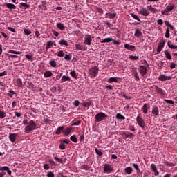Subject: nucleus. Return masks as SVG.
Masks as SVG:
<instances>
[{"label": "nucleus", "mask_w": 177, "mask_h": 177, "mask_svg": "<svg viewBox=\"0 0 177 177\" xmlns=\"http://www.w3.org/2000/svg\"><path fill=\"white\" fill-rule=\"evenodd\" d=\"M124 171L127 175H131V174L133 172V169H132L131 167H127L124 169Z\"/></svg>", "instance_id": "nucleus-23"}, {"label": "nucleus", "mask_w": 177, "mask_h": 177, "mask_svg": "<svg viewBox=\"0 0 177 177\" xmlns=\"http://www.w3.org/2000/svg\"><path fill=\"white\" fill-rule=\"evenodd\" d=\"M49 64L50 67H56V60L55 59H52L51 61L49 62Z\"/></svg>", "instance_id": "nucleus-40"}, {"label": "nucleus", "mask_w": 177, "mask_h": 177, "mask_svg": "<svg viewBox=\"0 0 177 177\" xmlns=\"http://www.w3.org/2000/svg\"><path fill=\"white\" fill-rule=\"evenodd\" d=\"M147 9L152 13H157V12H158V10H157V8H153V6H151V5L148 6Z\"/></svg>", "instance_id": "nucleus-22"}, {"label": "nucleus", "mask_w": 177, "mask_h": 177, "mask_svg": "<svg viewBox=\"0 0 177 177\" xmlns=\"http://www.w3.org/2000/svg\"><path fill=\"white\" fill-rule=\"evenodd\" d=\"M139 72L140 73L142 77H145L147 74V68L144 66H139Z\"/></svg>", "instance_id": "nucleus-9"}, {"label": "nucleus", "mask_w": 177, "mask_h": 177, "mask_svg": "<svg viewBox=\"0 0 177 177\" xmlns=\"http://www.w3.org/2000/svg\"><path fill=\"white\" fill-rule=\"evenodd\" d=\"M131 17H133V19H135V20H138V21L140 22V19H139V17H138V15H136L133 13H131Z\"/></svg>", "instance_id": "nucleus-50"}, {"label": "nucleus", "mask_w": 177, "mask_h": 177, "mask_svg": "<svg viewBox=\"0 0 177 177\" xmlns=\"http://www.w3.org/2000/svg\"><path fill=\"white\" fill-rule=\"evenodd\" d=\"M53 75V73H52V71H47L44 73V77H45V78H49V77H52Z\"/></svg>", "instance_id": "nucleus-25"}, {"label": "nucleus", "mask_w": 177, "mask_h": 177, "mask_svg": "<svg viewBox=\"0 0 177 177\" xmlns=\"http://www.w3.org/2000/svg\"><path fill=\"white\" fill-rule=\"evenodd\" d=\"M75 48L77 50H88V47L84 45L75 44Z\"/></svg>", "instance_id": "nucleus-13"}, {"label": "nucleus", "mask_w": 177, "mask_h": 177, "mask_svg": "<svg viewBox=\"0 0 177 177\" xmlns=\"http://www.w3.org/2000/svg\"><path fill=\"white\" fill-rule=\"evenodd\" d=\"M80 168L84 171H89L91 169V167L86 165H82Z\"/></svg>", "instance_id": "nucleus-38"}, {"label": "nucleus", "mask_w": 177, "mask_h": 177, "mask_svg": "<svg viewBox=\"0 0 177 177\" xmlns=\"http://www.w3.org/2000/svg\"><path fill=\"white\" fill-rule=\"evenodd\" d=\"M82 106L83 107H89V106H92V102L91 101L83 102Z\"/></svg>", "instance_id": "nucleus-37"}, {"label": "nucleus", "mask_w": 177, "mask_h": 177, "mask_svg": "<svg viewBox=\"0 0 177 177\" xmlns=\"http://www.w3.org/2000/svg\"><path fill=\"white\" fill-rule=\"evenodd\" d=\"M161 14L165 15V16H168V10H167V8L165 10H162Z\"/></svg>", "instance_id": "nucleus-63"}, {"label": "nucleus", "mask_w": 177, "mask_h": 177, "mask_svg": "<svg viewBox=\"0 0 177 177\" xmlns=\"http://www.w3.org/2000/svg\"><path fill=\"white\" fill-rule=\"evenodd\" d=\"M8 53H12L14 55H21V52H20V51H15L13 50H10L8 51Z\"/></svg>", "instance_id": "nucleus-47"}, {"label": "nucleus", "mask_w": 177, "mask_h": 177, "mask_svg": "<svg viewBox=\"0 0 177 177\" xmlns=\"http://www.w3.org/2000/svg\"><path fill=\"white\" fill-rule=\"evenodd\" d=\"M139 14L142 15V16L147 17L150 15V12H149L148 8L147 9L146 8H143L139 11Z\"/></svg>", "instance_id": "nucleus-11"}, {"label": "nucleus", "mask_w": 177, "mask_h": 177, "mask_svg": "<svg viewBox=\"0 0 177 177\" xmlns=\"http://www.w3.org/2000/svg\"><path fill=\"white\" fill-rule=\"evenodd\" d=\"M112 42H113L115 45H120V44H121V41L120 40H115V39H113Z\"/></svg>", "instance_id": "nucleus-60"}, {"label": "nucleus", "mask_w": 177, "mask_h": 177, "mask_svg": "<svg viewBox=\"0 0 177 177\" xmlns=\"http://www.w3.org/2000/svg\"><path fill=\"white\" fill-rule=\"evenodd\" d=\"M37 129V123L32 120L29 121L28 125H26L24 128L25 133H30L31 131H35Z\"/></svg>", "instance_id": "nucleus-1"}, {"label": "nucleus", "mask_w": 177, "mask_h": 177, "mask_svg": "<svg viewBox=\"0 0 177 177\" xmlns=\"http://www.w3.org/2000/svg\"><path fill=\"white\" fill-rule=\"evenodd\" d=\"M64 129V126H61V127H58L55 132V135H60V133H62V132H63Z\"/></svg>", "instance_id": "nucleus-26"}, {"label": "nucleus", "mask_w": 177, "mask_h": 177, "mask_svg": "<svg viewBox=\"0 0 177 177\" xmlns=\"http://www.w3.org/2000/svg\"><path fill=\"white\" fill-rule=\"evenodd\" d=\"M71 131H73V127H68L66 129H64L63 133L68 136V134L71 133Z\"/></svg>", "instance_id": "nucleus-20"}, {"label": "nucleus", "mask_w": 177, "mask_h": 177, "mask_svg": "<svg viewBox=\"0 0 177 177\" xmlns=\"http://www.w3.org/2000/svg\"><path fill=\"white\" fill-rule=\"evenodd\" d=\"M59 149H60L61 150H64V149H66V145H65L64 144H63V143H61V144L59 145Z\"/></svg>", "instance_id": "nucleus-62"}, {"label": "nucleus", "mask_w": 177, "mask_h": 177, "mask_svg": "<svg viewBox=\"0 0 177 177\" xmlns=\"http://www.w3.org/2000/svg\"><path fill=\"white\" fill-rule=\"evenodd\" d=\"M57 56H58V57H64V52H63V50H59L58 52Z\"/></svg>", "instance_id": "nucleus-53"}, {"label": "nucleus", "mask_w": 177, "mask_h": 177, "mask_svg": "<svg viewBox=\"0 0 177 177\" xmlns=\"http://www.w3.org/2000/svg\"><path fill=\"white\" fill-rule=\"evenodd\" d=\"M152 88H155L156 91L157 92V93L160 95V96H165V95H167V93H165V91L158 87V86L157 85H153Z\"/></svg>", "instance_id": "nucleus-5"}, {"label": "nucleus", "mask_w": 177, "mask_h": 177, "mask_svg": "<svg viewBox=\"0 0 177 177\" xmlns=\"http://www.w3.org/2000/svg\"><path fill=\"white\" fill-rule=\"evenodd\" d=\"M133 167L136 169V171H137V174H139L140 172V169H139V166L138 165V164L133 163Z\"/></svg>", "instance_id": "nucleus-39"}, {"label": "nucleus", "mask_w": 177, "mask_h": 177, "mask_svg": "<svg viewBox=\"0 0 177 177\" xmlns=\"http://www.w3.org/2000/svg\"><path fill=\"white\" fill-rule=\"evenodd\" d=\"M70 140L71 142H73V143H78V140L77 139V136L75 135L71 136Z\"/></svg>", "instance_id": "nucleus-36"}, {"label": "nucleus", "mask_w": 177, "mask_h": 177, "mask_svg": "<svg viewBox=\"0 0 177 177\" xmlns=\"http://www.w3.org/2000/svg\"><path fill=\"white\" fill-rule=\"evenodd\" d=\"M108 82L109 84H112V82H118V77H110L108 80Z\"/></svg>", "instance_id": "nucleus-28"}, {"label": "nucleus", "mask_w": 177, "mask_h": 177, "mask_svg": "<svg viewBox=\"0 0 177 177\" xmlns=\"http://www.w3.org/2000/svg\"><path fill=\"white\" fill-rule=\"evenodd\" d=\"M54 160H55V161H57V162H59L60 164H63V159L62 158H57V156H55Z\"/></svg>", "instance_id": "nucleus-51"}, {"label": "nucleus", "mask_w": 177, "mask_h": 177, "mask_svg": "<svg viewBox=\"0 0 177 177\" xmlns=\"http://www.w3.org/2000/svg\"><path fill=\"white\" fill-rule=\"evenodd\" d=\"M171 44H172V42L169 40V41L167 42V46H169V48H170V49H177V46H175Z\"/></svg>", "instance_id": "nucleus-30"}, {"label": "nucleus", "mask_w": 177, "mask_h": 177, "mask_svg": "<svg viewBox=\"0 0 177 177\" xmlns=\"http://www.w3.org/2000/svg\"><path fill=\"white\" fill-rule=\"evenodd\" d=\"M47 177H55V174L53 171H48L46 174Z\"/></svg>", "instance_id": "nucleus-57"}, {"label": "nucleus", "mask_w": 177, "mask_h": 177, "mask_svg": "<svg viewBox=\"0 0 177 177\" xmlns=\"http://www.w3.org/2000/svg\"><path fill=\"white\" fill-rule=\"evenodd\" d=\"M164 102L167 103V104H171L172 106H174V104H175V102L174 100H171L165 99Z\"/></svg>", "instance_id": "nucleus-42"}, {"label": "nucleus", "mask_w": 177, "mask_h": 177, "mask_svg": "<svg viewBox=\"0 0 177 177\" xmlns=\"http://www.w3.org/2000/svg\"><path fill=\"white\" fill-rule=\"evenodd\" d=\"M24 32L25 35H30V34H31V30L30 29L24 28Z\"/></svg>", "instance_id": "nucleus-48"}, {"label": "nucleus", "mask_w": 177, "mask_h": 177, "mask_svg": "<svg viewBox=\"0 0 177 177\" xmlns=\"http://www.w3.org/2000/svg\"><path fill=\"white\" fill-rule=\"evenodd\" d=\"M17 85L18 88H23V82L21 81V79L19 78L17 80Z\"/></svg>", "instance_id": "nucleus-34"}, {"label": "nucleus", "mask_w": 177, "mask_h": 177, "mask_svg": "<svg viewBox=\"0 0 177 177\" xmlns=\"http://www.w3.org/2000/svg\"><path fill=\"white\" fill-rule=\"evenodd\" d=\"M25 56H26V58L27 59V60H29L30 62H32V55L26 54Z\"/></svg>", "instance_id": "nucleus-56"}, {"label": "nucleus", "mask_w": 177, "mask_h": 177, "mask_svg": "<svg viewBox=\"0 0 177 177\" xmlns=\"http://www.w3.org/2000/svg\"><path fill=\"white\" fill-rule=\"evenodd\" d=\"M19 134L17 133H10L8 136V138L10 140V142H12V143H15V142H16V138H17Z\"/></svg>", "instance_id": "nucleus-14"}, {"label": "nucleus", "mask_w": 177, "mask_h": 177, "mask_svg": "<svg viewBox=\"0 0 177 177\" xmlns=\"http://www.w3.org/2000/svg\"><path fill=\"white\" fill-rule=\"evenodd\" d=\"M121 135L123 139H128V138H130V139H132L133 138H135V135L129 131L123 132L121 133Z\"/></svg>", "instance_id": "nucleus-7"}, {"label": "nucleus", "mask_w": 177, "mask_h": 177, "mask_svg": "<svg viewBox=\"0 0 177 177\" xmlns=\"http://www.w3.org/2000/svg\"><path fill=\"white\" fill-rule=\"evenodd\" d=\"M132 73L136 81H140V78L139 77V74H138V71L136 68H133Z\"/></svg>", "instance_id": "nucleus-18"}, {"label": "nucleus", "mask_w": 177, "mask_h": 177, "mask_svg": "<svg viewBox=\"0 0 177 177\" xmlns=\"http://www.w3.org/2000/svg\"><path fill=\"white\" fill-rule=\"evenodd\" d=\"M84 45H88V46L92 45V36L91 35H86L84 37Z\"/></svg>", "instance_id": "nucleus-6"}, {"label": "nucleus", "mask_w": 177, "mask_h": 177, "mask_svg": "<svg viewBox=\"0 0 177 177\" xmlns=\"http://www.w3.org/2000/svg\"><path fill=\"white\" fill-rule=\"evenodd\" d=\"M59 45H64L65 46H68V43H67V41H66L65 39H62L59 41Z\"/></svg>", "instance_id": "nucleus-45"}, {"label": "nucleus", "mask_w": 177, "mask_h": 177, "mask_svg": "<svg viewBox=\"0 0 177 177\" xmlns=\"http://www.w3.org/2000/svg\"><path fill=\"white\" fill-rule=\"evenodd\" d=\"M165 38H169V28L166 29V32L165 35Z\"/></svg>", "instance_id": "nucleus-58"}, {"label": "nucleus", "mask_w": 177, "mask_h": 177, "mask_svg": "<svg viewBox=\"0 0 177 177\" xmlns=\"http://www.w3.org/2000/svg\"><path fill=\"white\" fill-rule=\"evenodd\" d=\"M70 74L71 75V77H73V78H76L77 79V73H75V71H71Z\"/></svg>", "instance_id": "nucleus-54"}, {"label": "nucleus", "mask_w": 177, "mask_h": 177, "mask_svg": "<svg viewBox=\"0 0 177 177\" xmlns=\"http://www.w3.org/2000/svg\"><path fill=\"white\" fill-rule=\"evenodd\" d=\"M130 60H139V56L129 55Z\"/></svg>", "instance_id": "nucleus-49"}, {"label": "nucleus", "mask_w": 177, "mask_h": 177, "mask_svg": "<svg viewBox=\"0 0 177 177\" xmlns=\"http://www.w3.org/2000/svg\"><path fill=\"white\" fill-rule=\"evenodd\" d=\"M124 48L125 49H127L128 50H131V52H135V50H136V48L135 47V46L128 44H124Z\"/></svg>", "instance_id": "nucleus-15"}, {"label": "nucleus", "mask_w": 177, "mask_h": 177, "mask_svg": "<svg viewBox=\"0 0 177 177\" xmlns=\"http://www.w3.org/2000/svg\"><path fill=\"white\" fill-rule=\"evenodd\" d=\"M142 112L144 114H147V111L149 110V107L147 106V104H145L142 108Z\"/></svg>", "instance_id": "nucleus-31"}, {"label": "nucleus", "mask_w": 177, "mask_h": 177, "mask_svg": "<svg viewBox=\"0 0 177 177\" xmlns=\"http://www.w3.org/2000/svg\"><path fill=\"white\" fill-rule=\"evenodd\" d=\"M52 46H53V41H47L46 46V50H48V49H50Z\"/></svg>", "instance_id": "nucleus-29"}, {"label": "nucleus", "mask_w": 177, "mask_h": 177, "mask_svg": "<svg viewBox=\"0 0 177 177\" xmlns=\"http://www.w3.org/2000/svg\"><path fill=\"white\" fill-rule=\"evenodd\" d=\"M165 55L166 59H168L169 60H171V59H172V56L171 55V53L168 52V50H165Z\"/></svg>", "instance_id": "nucleus-35"}, {"label": "nucleus", "mask_w": 177, "mask_h": 177, "mask_svg": "<svg viewBox=\"0 0 177 177\" xmlns=\"http://www.w3.org/2000/svg\"><path fill=\"white\" fill-rule=\"evenodd\" d=\"M151 169L154 171H157V166H156V165L154 163H152L151 165Z\"/></svg>", "instance_id": "nucleus-55"}, {"label": "nucleus", "mask_w": 177, "mask_h": 177, "mask_svg": "<svg viewBox=\"0 0 177 177\" xmlns=\"http://www.w3.org/2000/svg\"><path fill=\"white\" fill-rule=\"evenodd\" d=\"M165 46V41H160L157 47V52L158 53H160L161 50H162V48Z\"/></svg>", "instance_id": "nucleus-17"}, {"label": "nucleus", "mask_w": 177, "mask_h": 177, "mask_svg": "<svg viewBox=\"0 0 177 177\" xmlns=\"http://www.w3.org/2000/svg\"><path fill=\"white\" fill-rule=\"evenodd\" d=\"M104 172L105 174H111L113 172V168L111 165L105 164L104 165Z\"/></svg>", "instance_id": "nucleus-8"}, {"label": "nucleus", "mask_w": 177, "mask_h": 177, "mask_svg": "<svg viewBox=\"0 0 177 177\" xmlns=\"http://www.w3.org/2000/svg\"><path fill=\"white\" fill-rule=\"evenodd\" d=\"M6 6L8 9H16V6L15 4H12V3H6Z\"/></svg>", "instance_id": "nucleus-32"}, {"label": "nucleus", "mask_w": 177, "mask_h": 177, "mask_svg": "<svg viewBox=\"0 0 177 177\" xmlns=\"http://www.w3.org/2000/svg\"><path fill=\"white\" fill-rule=\"evenodd\" d=\"M174 8H175V4H169L166 7V10H167V12H172V10H174Z\"/></svg>", "instance_id": "nucleus-27"}, {"label": "nucleus", "mask_w": 177, "mask_h": 177, "mask_svg": "<svg viewBox=\"0 0 177 177\" xmlns=\"http://www.w3.org/2000/svg\"><path fill=\"white\" fill-rule=\"evenodd\" d=\"M57 27L62 31H64V30H66V26H64V24L60 22L57 23Z\"/></svg>", "instance_id": "nucleus-21"}, {"label": "nucleus", "mask_w": 177, "mask_h": 177, "mask_svg": "<svg viewBox=\"0 0 177 177\" xmlns=\"http://www.w3.org/2000/svg\"><path fill=\"white\" fill-rule=\"evenodd\" d=\"M20 6H22V8H25V9H30V4H27L25 3H21Z\"/></svg>", "instance_id": "nucleus-44"}, {"label": "nucleus", "mask_w": 177, "mask_h": 177, "mask_svg": "<svg viewBox=\"0 0 177 177\" xmlns=\"http://www.w3.org/2000/svg\"><path fill=\"white\" fill-rule=\"evenodd\" d=\"M116 118H117V120H125V117L124 115H121V113H117Z\"/></svg>", "instance_id": "nucleus-43"}, {"label": "nucleus", "mask_w": 177, "mask_h": 177, "mask_svg": "<svg viewBox=\"0 0 177 177\" xmlns=\"http://www.w3.org/2000/svg\"><path fill=\"white\" fill-rule=\"evenodd\" d=\"M97 12L98 13H101L102 15H103V13H104V11L103 10V9L100 8H97Z\"/></svg>", "instance_id": "nucleus-61"}, {"label": "nucleus", "mask_w": 177, "mask_h": 177, "mask_svg": "<svg viewBox=\"0 0 177 177\" xmlns=\"http://www.w3.org/2000/svg\"><path fill=\"white\" fill-rule=\"evenodd\" d=\"M64 56V59H65V60H66V62H70V60H71V57H72L71 54H69V55L66 54Z\"/></svg>", "instance_id": "nucleus-41"}, {"label": "nucleus", "mask_w": 177, "mask_h": 177, "mask_svg": "<svg viewBox=\"0 0 177 177\" xmlns=\"http://www.w3.org/2000/svg\"><path fill=\"white\" fill-rule=\"evenodd\" d=\"M99 74V67L93 66L88 71V75L90 78H96Z\"/></svg>", "instance_id": "nucleus-2"}, {"label": "nucleus", "mask_w": 177, "mask_h": 177, "mask_svg": "<svg viewBox=\"0 0 177 177\" xmlns=\"http://www.w3.org/2000/svg\"><path fill=\"white\" fill-rule=\"evenodd\" d=\"M158 81H167L168 80H172L171 76H166L165 75H160L158 77Z\"/></svg>", "instance_id": "nucleus-12"}, {"label": "nucleus", "mask_w": 177, "mask_h": 177, "mask_svg": "<svg viewBox=\"0 0 177 177\" xmlns=\"http://www.w3.org/2000/svg\"><path fill=\"white\" fill-rule=\"evenodd\" d=\"M6 117V112L0 110V118L3 119Z\"/></svg>", "instance_id": "nucleus-46"}, {"label": "nucleus", "mask_w": 177, "mask_h": 177, "mask_svg": "<svg viewBox=\"0 0 177 177\" xmlns=\"http://www.w3.org/2000/svg\"><path fill=\"white\" fill-rule=\"evenodd\" d=\"M95 151L96 154L100 156V157L102 156V155L103 154V152H102V150H99V149H97V148L95 149Z\"/></svg>", "instance_id": "nucleus-52"}, {"label": "nucleus", "mask_w": 177, "mask_h": 177, "mask_svg": "<svg viewBox=\"0 0 177 177\" xmlns=\"http://www.w3.org/2000/svg\"><path fill=\"white\" fill-rule=\"evenodd\" d=\"M111 41H113V38L108 37V38H105V39H102V41H101V42L102 44H106V43L111 42Z\"/></svg>", "instance_id": "nucleus-33"}, {"label": "nucleus", "mask_w": 177, "mask_h": 177, "mask_svg": "<svg viewBox=\"0 0 177 177\" xmlns=\"http://www.w3.org/2000/svg\"><path fill=\"white\" fill-rule=\"evenodd\" d=\"M136 122H138V124L139 127H140L142 129H145V120L140 117V114L138 115L136 118Z\"/></svg>", "instance_id": "nucleus-4"}, {"label": "nucleus", "mask_w": 177, "mask_h": 177, "mask_svg": "<svg viewBox=\"0 0 177 177\" xmlns=\"http://www.w3.org/2000/svg\"><path fill=\"white\" fill-rule=\"evenodd\" d=\"M134 35L136 37V38H140L143 37V34L142 33V31L139 28H136Z\"/></svg>", "instance_id": "nucleus-19"}, {"label": "nucleus", "mask_w": 177, "mask_h": 177, "mask_svg": "<svg viewBox=\"0 0 177 177\" xmlns=\"http://www.w3.org/2000/svg\"><path fill=\"white\" fill-rule=\"evenodd\" d=\"M105 16L106 19H115L116 16H117V12H106Z\"/></svg>", "instance_id": "nucleus-16"}, {"label": "nucleus", "mask_w": 177, "mask_h": 177, "mask_svg": "<svg viewBox=\"0 0 177 177\" xmlns=\"http://www.w3.org/2000/svg\"><path fill=\"white\" fill-rule=\"evenodd\" d=\"M66 81H71V79L68 76H66V75L62 76L60 81L61 84L66 82Z\"/></svg>", "instance_id": "nucleus-24"}, {"label": "nucleus", "mask_w": 177, "mask_h": 177, "mask_svg": "<svg viewBox=\"0 0 177 177\" xmlns=\"http://www.w3.org/2000/svg\"><path fill=\"white\" fill-rule=\"evenodd\" d=\"M152 114H153V117H158L160 114V109L156 105L152 106Z\"/></svg>", "instance_id": "nucleus-10"}, {"label": "nucleus", "mask_w": 177, "mask_h": 177, "mask_svg": "<svg viewBox=\"0 0 177 177\" xmlns=\"http://www.w3.org/2000/svg\"><path fill=\"white\" fill-rule=\"evenodd\" d=\"M107 117H109L106 113L103 112H99L95 116V122H102V121L106 120Z\"/></svg>", "instance_id": "nucleus-3"}, {"label": "nucleus", "mask_w": 177, "mask_h": 177, "mask_svg": "<svg viewBox=\"0 0 177 177\" xmlns=\"http://www.w3.org/2000/svg\"><path fill=\"white\" fill-rule=\"evenodd\" d=\"M62 143H66V145H68V143H70V140H67V139H64V140H62Z\"/></svg>", "instance_id": "nucleus-64"}, {"label": "nucleus", "mask_w": 177, "mask_h": 177, "mask_svg": "<svg viewBox=\"0 0 177 177\" xmlns=\"http://www.w3.org/2000/svg\"><path fill=\"white\" fill-rule=\"evenodd\" d=\"M9 167L8 166L0 167V171H8Z\"/></svg>", "instance_id": "nucleus-59"}]
</instances>
